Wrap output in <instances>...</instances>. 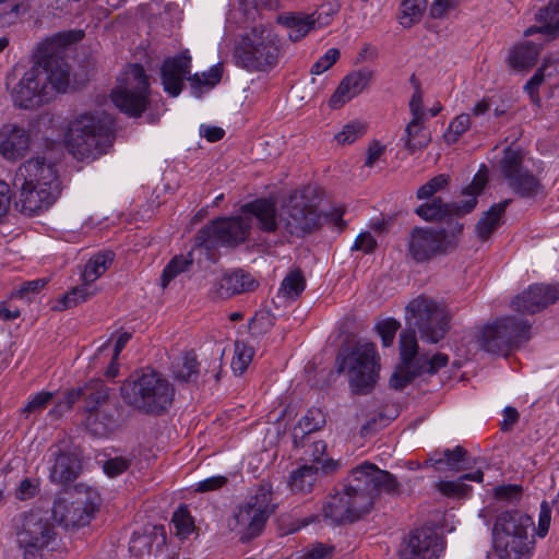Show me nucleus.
<instances>
[{"label":"nucleus","mask_w":559,"mask_h":559,"mask_svg":"<svg viewBox=\"0 0 559 559\" xmlns=\"http://www.w3.org/2000/svg\"><path fill=\"white\" fill-rule=\"evenodd\" d=\"M82 37V32H66L44 40L38 46L35 63L11 91L13 104L32 109L64 93L70 84V69L62 53L67 46Z\"/></svg>","instance_id":"nucleus-1"},{"label":"nucleus","mask_w":559,"mask_h":559,"mask_svg":"<svg viewBox=\"0 0 559 559\" xmlns=\"http://www.w3.org/2000/svg\"><path fill=\"white\" fill-rule=\"evenodd\" d=\"M381 492L397 496L401 484L390 472L365 462L335 488L323 506V515L333 524L357 521L372 509Z\"/></svg>","instance_id":"nucleus-2"},{"label":"nucleus","mask_w":559,"mask_h":559,"mask_svg":"<svg viewBox=\"0 0 559 559\" xmlns=\"http://www.w3.org/2000/svg\"><path fill=\"white\" fill-rule=\"evenodd\" d=\"M14 187L20 188L16 209L32 216L48 209L60 193L57 170L44 158L26 160L15 173Z\"/></svg>","instance_id":"nucleus-3"},{"label":"nucleus","mask_w":559,"mask_h":559,"mask_svg":"<svg viewBox=\"0 0 559 559\" xmlns=\"http://www.w3.org/2000/svg\"><path fill=\"white\" fill-rule=\"evenodd\" d=\"M114 140V118L102 110L76 117L66 136L69 151L81 160H94L106 154Z\"/></svg>","instance_id":"nucleus-4"},{"label":"nucleus","mask_w":559,"mask_h":559,"mask_svg":"<svg viewBox=\"0 0 559 559\" xmlns=\"http://www.w3.org/2000/svg\"><path fill=\"white\" fill-rule=\"evenodd\" d=\"M284 52L281 37L272 28L257 25L237 40L233 59L248 72L267 73L277 67Z\"/></svg>","instance_id":"nucleus-5"},{"label":"nucleus","mask_w":559,"mask_h":559,"mask_svg":"<svg viewBox=\"0 0 559 559\" xmlns=\"http://www.w3.org/2000/svg\"><path fill=\"white\" fill-rule=\"evenodd\" d=\"M493 543L499 559H530L533 555L534 521L520 510L500 512L495 521Z\"/></svg>","instance_id":"nucleus-6"},{"label":"nucleus","mask_w":559,"mask_h":559,"mask_svg":"<svg viewBox=\"0 0 559 559\" xmlns=\"http://www.w3.org/2000/svg\"><path fill=\"white\" fill-rule=\"evenodd\" d=\"M175 395L171 383L160 373L151 370L131 376L121 386L123 401L136 411L160 415L170 406Z\"/></svg>","instance_id":"nucleus-7"},{"label":"nucleus","mask_w":559,"mask_h":559,"mask_svg":"<svg viewBox=\"0 0 559 559\" xmlns=\"http://www.w3.org/2000/svg\"><path fill=\"white\" fill-rule=\"evenodd\" d=\"M452 314L443 300L419 295L405 307V319L409 326L405 332H416L423 342L437 344L450 330Z\"/></svg>","instance_id":"nucleus-8"},{"label":"nucleus","mask_w":559,"mask_h":559,"mask_svg":"<svg viewBox=\"0 0 559 559\" xmlns=\"http://www.w3.org/2000/svg\"><path fill=\"white\" fill-rule=\"evenodd\" d=\"M337 371L348 377V383L355 394H367L379 379L380 356L372 343H357L345 347L336 356Z\"/></svg>","instance_id":"nucleus-9"},{"label":"nucleus","mask_w":559,"mask_h":559,"mask_svg":"<svg viewBox=\"0 0 559 559\" xmlns=\"http://www.w3.org/2000/svg\"><path fill=\"white\" fill-rule=\"evenodd\" d=\"M13 528L24 559H41V551L56 537L53 524L46 512L29 510L13 518Z\"/></svg>","instance_id":"nucleus-10"},{"label":"nucleus","mask_w":559,"mask_h":559,"mask_svg":"<svg viewBox=\"0 0 559 559\" xmlns=\"http://www.w3.org/2000/svg\"><path fill=\"white\" fill-rule=\"evenodd\" d=\"M150 83L141 64H129L111 91V99L129 117H140L148 104Z\"/></svg>","instance_id":"nucleus-11"},{"label":"nucleus","mask_w":559,"mask_h":559,"mask_svg":"<svg viewBox=\"0 0 559 559\" xmlns=\"http://www.w3.org/2000/svg\"><path fill=\"white\" fill-rule=\"evenodd\" d=\"M487 183V175L478 171L471 185L463 190L465 200L454 203H443L440 198L424 203L416 209V214L425 221H441L448 224L449 230L455 225L454 217H461L472 212L477 204V197Z\"/></svg>","instance_id":"nucleus-12"},{"label":"nucleus","mask_w":559,"mask_h":559,"mask_svg":"<svg viewBox=\"0 0 559 559\" xmlns=\"http://www.w3.org/2000/svg\"><path fill=\"white\" fill-rule=\"evenodd\" d=\"M531 322L516 317H503L481 331V347L492 354L507 355L531 337Z\"/></svg>","instance_id":"nucleus-13"},{"label":"nucleus","mask_w":559,"mask_h":559,"mask_svg":"<svg viewBox=\"0 0 559 559\" xmlns=\"http://www.w3.org/2000/svg\"><path fill=\"white\" fill-rule=\"evenodd\" d=\"M463 224L455 222L451 230L435 227H414L409 233L408 254L416 262H426L443 254L456 246L455 234H460Z\"/></svg>","instance_id":"nucleus-14"},{"label":"nucleus","mask_w":559,"mask_h":559,"mask_svg":"<svg viewBox=\"0 0 559 559\" xmlns=\"http://www.w3.org/2000/svg\"><path fill=\"white\" fill-rule=\"evenodd\" d=\"M251 224L250 218L243 215L214 219L199 229L195 246L206 249L217 246L236 247L246 241Z\"/></svg>","instance_id":"nucleus-15"},{"label":"nucleus","mask_w":559,"mask_h":559,"mask_svg":"<svg viewBox=\"0 0 559 559\" xmlns=\"http://www.w3.org/2000/svg\"><path fill=\"white\" fill-rule=\"evenodd\" d=\"M281 228L290 236L302 237L313 231L320 223V215L306 195L295 191L290 194L280 215Z\"/></svg>","instance_id":"nucleus-16"},{"label":"nucleus","mask_w":559,"mask_h":559,"mask_svg":"<svg viewBox=\"0 0 559 559\" xmlns=\"http://www.w3.org/2000/svg\"><path fill=\"white\" fill-rule=\"evenodd\" d=\"M499 167L510 189L520 197L534 198L542 190L539 180L523 166V155L520 151L506 148Z\"/></svg>","instance_id":"nucleus-17"},{"label":"nucleus","mask_w":559,"mask_h":559,"mask_svg":"<svg viewBox=\"0 0 559 559\" xmlns=\"http://www.w3.org/2000/svg\"><path fill=\"white\" fill-rule=\"evenodd\" d=\"M418 342L414 333L400 334L401 364L390 378V385L395 390H403L416 377L420 376V367L414 360L417 354Z\"/></svg>","instance_id":"nucleus-18"},{"label":"nucleus","mask_w":559,"mask_h":559,"mask_svg":"<svg viewBox=\"0 0 559 559\" xmlns=\"http://www.w3.org/2000/svg\"><path fill=\"white\" fill-rule=\"evenodd\" d=\"M441 551L442 542L438 534L429 527H423L409 534L400 556L401 559H436Z\"/></svg>","instance_id":"nucleus-19"},{"label":"nucleus","mask_w":559,"mask_h":559,"mask_svg":"<svg viewBox=\"0 0 559 559\" xmlns=\"http://www.w3.org/2000/svg\"><path fill=\"white\" fill-rule=\"evenodd\" d=\"M559 299V286L531 285L512 300V308L522 313H536Z\"/></svg>","instance_id":"nucleus-20"},{"label":"nucleus","mask_w":559,"mask_h":559,"mask_svg":"<svg viewBox=\"0 0 559 559\" xmlns=\"http://www.w3.org/2000/svg\"><path fill=\"white\" fill-rule=\"evenodd\" d=\"M190 68L191 58L186 53L166 59L160 69L164 91L177 97L185 86L186 78L190 74Z\"/></svg>","instance_id":"nucleus-21"},{"label":"nucleus","mask_w":559,"mask_h":559,"mask_svg":"<svg viewBox=\"0 0 559 559\" xmlns=\"http://www.w3.org/2000/svg\"><path fill=\"white\" fill-rule=\"evenodd\" d=\"M49 478L52 483L67 485L74 481L81 471V463L76 455L69 451H63L59 447L50 449V459L48 461Z\"/></svg>","instance_id":"nucleus-22"},{"label":"nucleus","mask_w":559,"mask_h":559,"mask_svg":"<svg viewBox=\"0 0 559 559\" xmlns=\"http://www.w3.org/2000/svg\"><path fill=\"white\" fill-rule=\"evenodd\" d=\"M267 519L263 511L246 502L238 508L230 527L240 534L241 540H250L263 531Z\"/></svg>","instance_id":"nucleus-23"},{"label":"nucleus","mask_w":559,"mask_h":559,"mask_svg":"<svg viewBox=\"0 0 559 559\" xmlns=\"http://www.w3.org/2000/svg\"><path fill=\"white\" fill-rule=\"evenodd\" d=\"M258 286L251 274L237 270L225 274L210 290L212 299H226L236 294L252 292Z\"/></svg>","instance_id":"nucleus-24"},{"label":"nucleus","mask_w":559,"mask_h":559,"mask_svg":"<svg viewBox=\"0 0 559 559\" xmlns=\"http://www.w3.org/2000/svg\"><path fill=\"white\" fill-rule=\"evenodd\" d=\"M473 463L467 451L456 445L454 449L433 451L425 465L433 467L437 472H461L471 468Z\"/></svg>","instance_id":"nucleus-25"},{"label":"nucleus","mask_w":559,"mask_h":559,"mask_svg":"<svg viewBox=\"0 0 559 559\" xmlns=\"http://www.w3.org/2000/svg\"><path fill=\"white\" fill-rule=\"evenodd\" d=\"M246 217L257 219V225L263 233H275L281 228V219L275 201L271 199H257L241 207Z\"/></svg>","instance_id":"nucleus-26"},{"label":"nucleus","mask_w":559,"mask_h":559,"mask_svg":"<svg viewBox=\"0 0 559 559\" xmlns=\"http://www.w3.org/2000/svg\"><path fill=\"white\" fill-rule=\"evenodd\" d=\"M372 72L362 69L347 74L334 94L330 98V106L334 109L341 108L345 103L360 94L370 83Z\"/></svg>","instance_id":"nucleus-27"},{"label":"nucleus","mask_w":559,"mask_h":559,"mask_svg":"<svg viewBox=\"0 0 559 559\" xmlns=\"http://www.w3.org/2000/svg\"><path fill=\"white\" fill-rule=\"evenodd\" d=\"M29 143V134L24 128L7 124L0 130V154L5 159L23 157Z\"/></svg>","instance_id":"nucleus-28"},{"label":"nucleus","mask_w":559,"mask_h":559,"mask_svg":"<svg viewBox=\"0 0 559 559\" xmlns=\"http://www.w3.org/2000/svg\"><path fill=\"white\" fill-rule=\"evenodd\" d=\"M277 23L288 29V37L292 41L304 38L316 24L320 27L330 23V14L322 19L321 13L314 19L313 14L285 13L277 16Z\"/></svg>","instance_id":"nucleus-29"},{"label":"nucleus","mask_w":559,"mask_h":559,"mask_svg":"<svg viewBox=\"0 0 559 559\" xmlns=\"http://www.w3.org/2000/svg\"><path fill=\"white\" fill-rule=\"evenodd\" d=\"M51 514L53 520L66 528L83 526L90 519L81 503L69 502L63 498L53 501Z\"/></svg>","instance_id":"nucleus-30"},{"label":"nucleus","mask_w":559,"mask_h":559,"mask_svg":"<svg viewBox=\"0 0 559 559\" xmlns=\"http://www.w3.org/2000/svg\"><path fill=\"white\" fill-rule=\"evenodd\" d=\"M425 121L426 119L412 118L404 130L401 141L404 148L411 154L426 148L430 143V135L425 132Z\"/></svg>","instance_id":"nucleus-31"},{"label":"nucleus","mask_w":559,"mask_h":559,"mask_svg":"<svg viewBox=\"0 0 559 559\" xmlns=\"http://www.w3.org/2000/svg\"><path fill=\"white\" fill-rule=\"evenodd\" d=\"M510 203L511 200H503L497 204H493L483 214L476 225L477 236L481 240H487L490 235L503 223V215Z\"/></svg>","instance_id":"nucleus-32"},{"label":"nucleus","mask_w":559,"mask_h":559,"mask_svg":"<svg viewBox=\"0 0 559 559\" xmlns=\"http://www.w3.org/2000/svg\"><path fill=\"white\" fill-rule=\"evenodd\" d=\"M542 44L527 41L515 46L509 55V64L516 71H523L535 66Z\"/></svg>","instance_id":"nucleus-33"},{"label":"nucleus","mask_w":559,"mask_h":559,"mask_svg":"<svg viewBox=\"0 0 559 559\" xmlns=\"http://www.w3.org/2000/svg\"><path fill=\"white\" fill-rule=\"evenodd\" d=\"M320 461L316 460L312 465H302L290 473L289 488L296 493L310 492L318 480V471Z\"/></svg>","instance_id":"nucleus-34"},{"label":"nucleus","mask_w":559,"mask_h":559,"mask_svg":"<svg viewBox=\"0 0 559 559\" xmlns=\"http://www.w3.org/2000/svg\"><path fill=\"white\" fill-rule=\"evenodd\" d=\"M108 399V388L103 381L95 380L82 386L83 409L88 415H93L106 403Z\"/></svg>","instance_id":"nucleus-35"},{"label":"nucleus","mask_w":559,"mask_h":559,"mask_svg":"<svg viewBox=\"0 0 559 559\" xmlns=\"http://www.w3.org/2000/svg\"><path fill=\"white\" fill-rule=\"evenodd\" d=\"M484 473L477 469L474 473H467L459 477L457 480H441L437 484L438 490L448 497H461L466 495L471 487L465 484V480L483 481Z\"/></svg>","instance_id":"nucleus-36"},{"label":"nucleus","mask_w":559,"mask_h":559,"mask_svg":"<svg viewBox=\"0 0 559 559\" xmlns=\"http://www.w3.org/2000/svg\"><path fill=\"white\" fill-rule=\"evenodd\" d=\"M306 288V278L299 269L289 271L281 283L277 296L284 299L297 300Z\"/></svg>","instance_id":"nucleus-37"},{"label":"nucleus","mask_w":559,"mask_h":559,"mask_svg":"<svg viewBox=\"0 0 559 559\" xmlns=\"http://www.w3.org/2000/svg\"><path fill=\"white\" fill-rule=\"evenodd\" d=\"M171 372L176 380L181 382H194L198 379L199 369L197 356L193 352L187 353L171 365Z\"/></svg>","instance_id":"nucleus-38"},{"label":"nucleus","mask_w":559,"mask_h":559,"mask_svg":"<svg viewBox=\"0 0 559 559\" xmlns=\"http://www.w3.org/2000/svg\"><path fill=\"white\" fill-rule=\"evenodd\" d=\"M86 427L94 436L105 437L116 427L115 414L106 409L96 411L86 417Z\"/></svg>","instance_id":"nucleus-39"},{"label":"nucleus","mask_w":559,"mask_h":559,"mask_svg":"<svg viewBox=\"0 0 559 559\" xmlns=\"http://www.w3.org/2000/svg\"><path fill=\"white\" fill-rule=\"evenodd\" d=\"M112 261L114 253L111 251L99 252L93 255L85 264L82 273L83 281L88 284L95 282L107 271Z\"/></svg>","instance_id":"nucleus-40"},{"label":"nucleus","mask_w":559,"mask_h":559,"mask_svg":"<svg viewBox=\"0 0 559 559\" xmlns=\"http://www.w3.org/2000/svg\"><path fill=\"white\" fill-rule=\"evenodd\" d=\"M536 21L543 24L545 34L555 37L559 34V0H551L536 14Z\"/></svg>","instance_id":"nucleus-41"},{"label":"nucleus","mask_w":559,"mask_h":559,"mask_svg":"<svg viewBox=\"0 0 559 559\" xmlns=\"http://www.w3.org/2000/svg\"><path fill=\"white\" fill-rule=\"evenodd\" d=\"M234 12H241L246 21H253L260 8L276 10L280 4L277 0H230Z\"/></svg>","instance_id":"nucleus-42"},{"label":"nucleus","mask_w":559,"mask_h":559,"mask_svg":"<svg viewBox=\"0 0 559 559\" xmlns=\"http://www.w3.org/2000/svg\"><path fill=\"white\" fill-rule=\"evenodd\" d=\"M427 0H404L401 5L400 23L404 27H411L420 21Z\"/></svg>","instance_id":"nucleus-43"},{"label":"nucleus","mask_w":559,"mask_h":559,"mask_svg":"<svg viewBox=\"0 0 559 559\" xmlns=\"http://www.w3.org/2000/svg\"><path fill=\"white\" fill-rule=\"evenodd\" d=\"M192 258L189 255H176L165 266L162 274V285L166 287L179 274L187 272L192 265Z\"/></svg>","instance_id":"nucleus-44"},{"label":"nucleus","mask_w":559,"mask_h":559,"mask_svg":"<svg viewBox=\"0 0 559 559\" xmlns=\"http://www.w3.org/2000/svg\"><path fill=\"white\" fill-rule=\"evenodd\" d=\"M55 394L48 391H40L29 396L27 404L22 408V414L28 418L31 415L41 413L53 400Z\"/></svg>","instance_id":"nucleus-45"},{"label":"nucleus","mask_w":559,"mask_h":559,"mask_svg":"<svg viewBox=\"0 0 559 559\" xmlns=\"http://www.w3.org/2000/svg\"><path fill=\"white\" fill-rule=\"evenodd\" d=\"M171 523L176 528V534L181 538L189 536L193 528L194 523L186 506L179 507L173 515Z\"/></svg>","instance_id":"nucleus-46"},{"label":"nucleus","mask_w":559,"mask_h":559,"mask_svg":"<svg viewBox=\"0 0 559 559\" xmlns=\"http://www.w3.org/2000/svg\"><path fill=\"white\" fill-rule=\"evenodd\" d=\"M82 399V386L68 390L62 400L57 402L49 411L48 415L52 418H60L67 412H70L73 405Z\"/></svg>","instance_id":"nucleus-47"},{"label":"nucleus","mask_w":559,"mask_h":559,"mask_svg":"<svg viewBox=\"0 0 559 559\" xmlns=\"http://www.w3.org/2000/svg\"><path fill=\"white\" fill-rule=\"evenodd\" d=\"M416 364L420 367L421 373H436L440 368L445 367L449 361V357L445 354L437 353L431 358H428L425 355H418L414 357Z\"/></svg>","instance_id":"nucleus-48"},{"label":"nucleus","mask_w":559,"mask_h":559,"mask_svg":"<svg viewBox=\"0 0 559 559\" xmlns=\"http://www.w3.org/2000/svg\"><path fill=\"white\" fill-rule=\"evenodd\" d=\"M471 127V117L468 114H461L456 116L449 126L448 131L444 133V141L449 144L455 143L460 136L465 133Z\"/></svg>","instance_id":"nucleus-49"},{"label":"nucleus","mask_w":559,"mask_h":559,"mask_svg":"<svg viewBox=\"0 0 559 559\" xmlns=\"http://www.w3.org/2000/svg\"><path fill=\"white\" fill-rule=\"evenodd\" d=\"M325 423L324 414L319 408H310L298 421V427L304 433L319 430Z\"/></svg>","instance_id":"nucleus-50"},{"label":"nucleus","mask_w":559,"mask_h":559,"mask_svg":"<svg viewBox=\"0 0 559 559\" xmlns=\"http://www.w3.org/2000/svg\"><path fill=\"white\" fill-rule=\"evenodd\" d=\"M271 500V486L269 484H262L258 487L254 496L249 499L248 503L255 507L257 509H260L263 511V513H265V516L270 518L272 513Z\"/></svg>","instance_id":"nucleus-51"},{"label":"nucleus","mask_w":559,"mask_h":559,"mask_svg":"<svg viewBox=\"0 0 559 559\" xmlns=\"http://www.w3.org/2000/svg\"><path fill=\"white\" fill-rule=\"evenodd\" d=\"M94 294L93 290L90 289L88 283H85L81 286H76L63 295L61 302L63 305L62 309H69L78 306L79 304L85 301L90 296Z\"/></svg>","instance_id":"nucleus-52"},{"label":"nucleus","mask_w":559,"mask_h":559,"mask_svg":"<svg viewBox=\"0 0 559 559\" xmlns=\"http://www.w3.org/2000/svg\"><path fill=\"white\" fill-rule=\"evenodd\" d=\"M400 328L401 323L394 318H388L377 323L376 331L380 335L384 347H389L393 344L395 334Z\"/></svg>","instance_id":"nucleus-53"},{"label":"nucleus","mask_w":559,"mask_h":559,"mask_svg":"<svg viewBox=\"0 0 559 559\" xmlns=\"http://www.w3.org/2000/svg\"><path fill=\"white\" fill-rule=\"evenodd\" d=\"M252 359L251 348H247L238 342L235 345V356L231 360V369L237 374H242Z\"/></svg>","instance_id":"nucleus-54"},{"label":"nucleus","mask_w":559,"mask_h":559,"mask_svg":"<svg viewBox=\"0 0 559 559\" xmlns=\"http://www.w3.org/2000/svg\"><path fill=\"white\" fill-rule=\"evenodd\" d=\"M448 181L449 177L447 175L433 177L418 189L417 198L423 200L433 197L435 193L442 190L448 185Z\"/></svg>","instance_id":"nucleus-55"},{"label":"nucleus","mask_w":559,"mask_h":559,"mask_svg":"<svg viewBox=\"0 0 559 559\" xmlns=\"http://www.w3.org/2000/svg\"><path fill=\"white\" fill-rule=\"evenodd\" d=\"M365 133V127L360 122H350L344 126L343 130L335 134L340 144H352Z\"/></svg>","instance_id":"nucleus-56"},{"label":"nucleus","mask_w":559,"mask_h":559,"mask_svg":"<svg viewBox=\"0 0 559 559\" xmlns=\"http://www.w3.org/2000/svg\"><path fill=\"white\" fill-rule=\"evenodd\" d=\"M301 559H324L334 552V546L323 543H313L301 550Z\"/></svg>","instance_id":"nucleus-57"},{"label":"nucleus","mask_w":559,"mask_h":559,"mask_svg":"<svg viewBox=\"0 0 559 559\" xmlns=\"http://www.w3.org/2000/svg\"><path fill=\"white\" fill-rule=\"evenodd\" d=\"M131 465V459L127 456H115L104 462L103 469L109 477H117L126 472Z\"/></svg>","instance_id":"nucleus-58"},{"label":"nucleus","mask_w":559,"mask_h":559,"mask_svg":"<svg viewBox=\"0 0 559 559\" xmlns=\"http://www.w3.org/2000/svg\"><path fill=\"white\" fill-rule=\"evenodd\" d=\"M340 58V51L336 48H330L318 61H316L310 70L311 74H322L329 70Z\"/></svg>","instance_id":"nucleus-59"},{"label":"nucleus","mask_w":559,"mask_h":559,"mask_svg":"<svg viewBox=\"0 0 559 559\" xmlns=\"http://www.w3.org/2000/svg\"><path fill=\"white\" fill-rule=\"evenodd\" d=\"M202 78L203 79H201L198 74H194L192 78L191 76L188 78L189 81L191 82L192 88H194L195 86H199V85H209V86L216 85L221 81L222 70L219 67L214 66L207 72H204L202 74Z\"/></svg>","instance_id":"nucleus-60"},{"label":"nucleus","mask_w":559,"mask_h":559,"mask_svg":"<svg viewBox=\"0 0 559 559\" xmlns=\"http://www.w3.org/2000/svg\"><path fill=\"white\" fill-rule=\"evenodd\" d=\"M48 283L46 278H36L24 282L16 290V296L22 299L31 300L34 295L38 294Z\"/></svg>","instance_id":"nucleus-61"},{"label":"nucleus","mask_w":559,"mask_h":559,"mask_svg":"<svg viewBox=\"0 0 559 559\" xmlns=\"http://www.w3.org/2000/svg\"><path fill=\"white\" fill-rule=\"evenodd\" d=\"M495 497L499 501L516 502L522 497V487L518 485H502L495 488Z\"/></svg>","instance_id":"nucleus-62"},{"label":"nucleus","mask_w":559,"mask_h":559,"mask_svg":"<svg viewBox=\"0 0 559 559\" xmlns=\"http://www.w3.org/2000/svg\"><path fill=\"white\" fill-rule=\"evenodd\" d=\"M39 490V481L35 478H24L15 490L16 499L24 501L32 499Z\"/></svg>","instance_id":"nucleus-63"},{"label":"nucleus","mask_w":559,"mask_h":559,"mask_svg":"<svg viewBox=\"0 0 559 559\" xmlns=\"http://www.w3.org/2000/svg\"><path fill=\"white\" fill-rule=\"evenodd\" d=\"M26 12V7L23 3H15L10 10L0 11V27L13 25L22 13Z\"/></svg>","instance_id":"nucleus-64"}]
</instances>
